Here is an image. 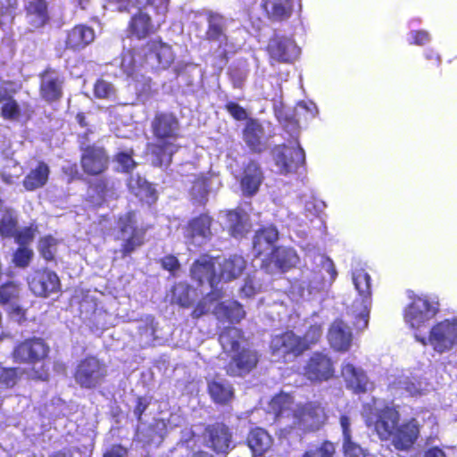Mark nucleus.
<instances>
[{"label":"nucleus","mask_w":457,"mask_h":457,"mask_svg":"<svg viewBox=\"0 0 457 457\" xmlns=\"http://www.w3.org/2000/svg\"><path fill=\"white\" fill-rule=\"evenodd\" d=\"M159 29L160 25L155 24L144 8L140 7L131 15L126 28V33L129 38L144 40L155 34Z\"/></svg>","instance_id":"nucleus-19"},{"label":"nucleus","mask_w":457,"mask_h":457,"mask_svg":"<svg viewBox=\"0 0 457 457\" xmlns=\"http://www.w3.org/2000/svg\"><path fill=\"white\" fill-rule=\"evenodd\" d=\"M246 444L255 456H262L273 445V438L268 431L262 428L255 427L250 429Z\"/></svg>","instance_id":"nucleus-32"},{"label":"nucleus","mask_w":457,"mask_h":457,"mask_svg":"<svg viewBox=\"0 0 457 457\" xmlns=\"http://www.w3.org/2000/svg\"><path fill=\"white\" fill-rule=\"evenodd\" d=\"M279 233L275 226H263L255 231L253 240V249L256 258L262 256L273 247L278 240Z\"/></svg>","instance_id":"nucleus-28"},{"label":"nucleus","mask_w":457,"mask_h":457,"mask_svg":"<svg viewBox=\"0 0 457 457\" xmlns=\"http://www.w3.org/2000/svg\"><path fill=\"white\" fill-rule=\"evenodd\" d=\"M352 279L362 301H370L372 295L370 276L363 269H357L352 272Z\"/></svg>","instance_id":"nucleus-39"},{"label":"nucleus","mask_w":457,"mask_h":457,"mask_svg":"<svg viewBox=\"0 0 457 457\" xmlns=\"http://www.w3.org/2000/svg\"><path fill=\"white\" fill-rule=\"evenodd\" d=\"M50 346L40 337H30L17 342L12 352L11 358L13 363L29 365L28 378L35 381H47L49 368L45 363L49 359Z\"/></svg>","instance_id":"nucleus-3"},{"label":"nucleus","mask_w":457,"mask_h":457,"mask_svg":"<svg viewBox=\"0 0 457 457\" xmlns=\"http://www.w3.org/2000/svg\"><path fill=\"white\" fill-rule=\"evenodd\" d=\"M265 51L270 60L277 62H292L300 54V48L292 37L274 33L268 40Z\"/></svg>","instance_id":"nucleus-16"},{"label":"nucleus","mask_w":457,"mask_h":457,"mask_svg":"<svg viewBox=\"0 0 457 457\" xmlns=\"http://www.w3.org/2000/svg\"><path fill=\"white\" fill-rule=\"evenodd\" d=\"M438 311V302L427 295H413L403 310V319L412 329L418 330L433 319Z\"/></svg>","instance_id":"nucleus-9"},{"label":"nucleus","mask_w":457,"mask_h":457,"mask_svg":"<svg viewBox=\"0 0 457 457\" xmlns=\"http://www.w3.org/2000/svg\"><path fill=\"white\" fill-rule=\"evenodd\" d=\"M212 312L219 320L229 323H238L245 317L244 307L237 301L220 302Z\"/></svg>","instance_id":"nucleus-33"},{"label":"nucleus","mask_w":457,"mask_h":457,"mask_svg":"<svg viewBox=\"0 0 457 457\" xmlns=\"http://www.w3.org/2000/svg\"><path fill=\"white\" fill-rule=\"evenodd\" d=\"M336 445L329 440H323L317 445H312L301 457H334Z\"/></svg>","instance_id":"nucleus-45"},{"label":"nucleus","mask_w":457,"mask_h":457,"mask_svg":"<svg viewBox=\"0 0 457 457\" xmlns=\"http://www.w3.org/2000/svg\"><path fill=\"white\" fill-rule=\"evenodd\" d=\"M79 164L83 173L88 177L104 174L110 167L111 156L104 145L96 143L79 146Z\"/></svg>","instance_id":"nucleus-7"},{"label":"nucleus","mask_w":457,"mask_h":457,"mask_svg":"<svg viewBox=\"0 0 457 457\" xmlns=\"http://www.w3.org/2000/svg\"><path fill=\"white\" fill-rule=\"evenodd\" d=\"M244 339L242 329L236 327H226L219 335V341L224 349H229L231 353L239 349L243 345L240 341Z\"/></svg>","instance_id":"nucleus-38"},{"label":"nucleus","mask_w":457,"mask_h":457,"mask_svg":"<svg viewBox=\"0 0 457 457\" xmlns=\"http://www.w3.org/2000/svg\"><path fill=\"white\" fill-rule=\"evenodd\" d=\"M415 338L423 345L429 343L437 353L446 352L457 344V320L440 321L431 328L428 338L418 333H415Z\"/></svg>","instance_id":"nucleus-8"},{"label":"nucleus","mask_w":457,"mask_h":457,"mask_svg":"<svg viewBox=\"0 0 457 457\" xmlns=\"http://www.w3.org/2000/svg\"><path fill=\"white\" fill-rule=\"evenodd\" d=\"M262 7L269 20L284 21L293 13V0H262Z\"/></svg>","instance_id":"nucleus-31"},{"label":"nucleus","mask_w":457,"mask_h":457,"mask_svg":"<svg viewBox=\"0 0 457 457\" xmlns=\"http://www.w3.org/2000/svg\"><path fill=\"white\" fill-rule=\"evenodd\" d=\"M160 264L163 270H168L172 275L180 270V262L173 254H168L161 258Z\"/></svg>","instance_id":"nucleus-59"},{"label":"nucleus","mask_w":457,"mask_h":457,"mask_svg":"<svg viewBox=\"0 0 457 457\" xmlns=\"http://www.w3.org/2000/svg\"><path fill=\"white\" fill-rule=\"evenodd\" d=\"M134 151L119 152L114 155V161L120 166L121 171L124 173L131 172L137 166V162L133 159Z\"/></svg>","instance_id":"nucleus-52"},{"label":"nucleus","mask_w":457,"mask_h":457,"mask_svg":"<svg viewBox=\"0 0 457 457\" xmlns=\"http://www.w3.org/2000/svg\"><path fill=\"white\" fill-rule=\"evenodd\" d=\"M213 218L207 212L192 217L183 227V237L189 245L196 247L205 245L212 238Z\"/></svg>","instance_id":"nucleus-11"},{"label":"nucleus","mask_w":457,"mask_h":457,"mask_svg":"<svg viewBox=\"0 0 457 457\" xmlns=\"http://www.w3.org/2000/svg\"><path fill=\"white\" fill-rule=\"evenodd\" d=\"M18 228V219L12 209H6L0 218V237L12 238Z\"/></svg>","instance_id":"nucleus-42"},{"label":"nucleus","mask_w":457,"mask_h":457,"mask_svg":"<svg viewBox=\"0 0 457 457\" xmlns=\"http://www.w3.org/2000/svg\"><path fill=\"white\" fill-rule=\"evenodd\" d=\"M299 261L296 252L291 247H273L270 254L262 260V268L270 271L271 264L280 271L286 272L295 267Z\"/></svg>","instance_id":"nucleus-22"},{"label":"nucleus","mask_w":457,"mask_h":457,"mask_svg":"<svg viewBox=\"0 0 457 457\" xmlns=\"http://www.w3.org/2000/svg\"><path fill=\"white\" fill-rule=\"evenodd\" d=\"M272 353L284 358H297L308 350V345L293 330H286L274 336L270 341Z\"/></svg>","instance_id":"nucleus-17"},{"label":"nucleus","mask_w":457,"mask_h":457,"mask_svg":"<svg viewBox=\"0 0 457 457\" xmlns=\"http://www.w3.org/2000/svg\"><path fill=\"white\" fill-rule=\"evenodd\" d=\"M24 12L28 23L35 29L45 27L50 21L46 0H29L24 4Z\"/></svg>","instance_id":"nucleus-27"},{"label":"nucleus","mask_w":457,"mask_h":457,"mask_svg":"<svg viewBox=\"0 0 457 457\" xmlns=\"http://www.w3.org/2000/svg\"><path fill=\"white\" fill-rule=\"evenodd\" d=\"M341 373L346 380L347 387L354 393L362 394L367 391L368 378L362 370L352 363H345L342 366Z\"/></svg>","instance_id":"nucleus-34"},{"label":"nucleus","mask_w":457,"mask_h":457,"mask_svg":"<svg viewBox=\"0 0 457 457\" xmlns=\"http://www.w3.org/2000/svg\"><path fill=\"white\" fill-rule=\"evenodd\" d=\"M149 405L150 401H148L145 397L138 396L137 398L136 404L134 407V414L137 421H140L142 420V416Z\"/></svg>","instance_id":"nucleus-62"},{"label":"nucleus","mask_w":457,"mask_h":457,"mask_svg":"<svg viewBox=\"0 0 457 457\" xmlns=\"http://www.w3.org/2000/svg\"><path fill=\"white\" fill-rule=\"evenodd\" d=\"M397 388L406 396H420L423 393L422 383L415 377H405L399 380Z\"/></svg>","instance_id":"nucleus-44"},{"label":"nucleus","mask_w":457,"mask_h":457,"mask_svg":"<svg viewBox=\"0 0 457 457\" xmlns=\"http://www.w3.org/2000/svg\"><path fill=\"white\" fill-rule=\"evenodd\" d=\"M224 109L229 113V115L236 120L243 121L250 119L248 117L247 111L237 103L233 101L228 102L224 105Z\"/></svg>","instance_id":"nucleus-53"},{"label":"nucleus","mask_w":457,"mask_h":457,"mask_svg":"<svg viewBox=\"0 0 457 457\" xmlns=\"http://www.w3.org/2000/svg\"><path fill=\"white\" fill-rule=\"evenodd\" d=\"M264 176L260 164L254 161H249L242 170L240 187L245 196L252 197L258 191L263 181Z\"/></svg>","instance_id":"nucleus-24"},{"label":"nucleus","mask_w":457,"mask_h":457,"mask_svg":"<svg viewBox=\"0 0 457 457\" xmlns=\"http://www.w3.org/2000/svg\"><path fill=\"white\" fill-rule=\"evenodd\" d=\"M108 370L104 361L89 354L79 360L73 370V379L82 389L94 390L104 383Z\"/></svg>","instance_id":"nucleus-5"},{"label":"nucleus","mask_w":457,"mask_h":457,"mask_svg":"<svg viewBox=\"0 0 457 457\" xmlns=\"http://www.w3.org/2000/svg\"><path fill=\"white\" fill-rule=\"evenodd\" d=\"M153 141L146 145L154 167H169L173 156L180 149V122L177 115L169 111H157L150 121Z\"/></svg>","instance_id":"nucleus-2"},{"label":"nucleus","mask_w":457,"mask_h":457,"mask_svg":"<svg viewBox=\"0 0 457 457\" xmlns=\"http://www.w3.org/2000/svg\"><path fill=\"white\" fill-rule=\"evenodd\" d=\"M0 115L5 120H18L20 119L21 110L12 95L1 104Z\"/></svg>","instance_id":"nucleus-47"},{"label":"nucleus","mask_w":457,"mask_h":457,"mask_svg":"<svg viewBox=\"0 0 457 457\" xmlns=\"http://www.w3.org/2000/svg\"><path fill=\"white\" fill-rule=\"evenodd\" d=\"M363 419L366 426L381 441H390L393 447L399 452L412 450L420 436L421 425L419 420L411 417L400 423L399 407L394 403L365 406Z\"/></svg>","instance_id":"nucleus-1"},{"label":"nucleus","mask_w":457,"mask_h":457,"mask_svg":"<svg viewBox=\"0 0 457 457\" xmlns=\"http://www.w3.org/2000/svg\"><path fill=\"white\" fill-rule=\"evenodd\" d=\"M343 450L345 457H367V451L355 444L352 439L343 442Z\"/></svg>","instance_id":"nucleus-55"},{"label":"nucleus","mask_w":457,"mask_h":457,"mask_svg":"<svg viewBox=\"0 0 457 457\" xmlns=\"http://www.w3.org/2000/svg\"><path fill=\"white\" fill-rule=\"evenodd\" d=\"M95 29L87 24H77L66 30L64 49L79 52L94 42Z\"/></svg>","instance_id":"nucleus-23"},{"label":"nucleus","mask_w":457,"mask_h":457,"mask_svg":"<svg viewBox=\"0 0 457 457\" xmlns=\"http://www.w3.org/2000/svg\"><path fill=\"white\" fill-rule=\"evenodd\" d=\"M103 457H128V449L120 444L112 445L103 453Z\"/></svg>","instance_id":"nucleus-64"},{"label":"nucleus","mask_w":457,"mask_h":457,"mask_svg":"<svg viewBox=\"0 0 457 457\" xmlns=\"http://www.w3.org/2000/svg\"><path fill=\"white\" fill-rule=\"evenodd\" d=\"M303 376L312 383H322L335 376V364L332 358L325 353L314 352L303 366Z\"/></svg>","instance_id":"nucleus-14"},{"label":"nucleus","mask_w":457,"mask_h":457,"mask_svg":"<svg viewBox=\"0 0 457 457\" xmlns=\"http://www.w3.org/2000/svg\"><path fill=\"white\" fill-rule=\"evenodd\" d=\"M117 228L122 239L120 248L122 258L130 256L135 251L145 245L146 228L137 226L135 211L130 210L119 215Z\"/></svg>","instance_id":"nucleus-6"},{"label":"nucleus","mask_w":457,"mask_h":457,"mask_svg":"<svg viewBox=\"0 0 457 457\" xmlns=\"http://www.w3.org/2000/svg\"><path fill=\"white\" fill-rule=\"evenodd\" d=\"M259 352L250 345H243L231 353L224 366L226 374L231 378H244L253 371L260 362Z\"/></svg>","instance_id":"nucleus-10"},{"label":"nucleus","mask_w":457,"mask_h":457,"mask_svg":"<svg viewBox=\"0 0 457 457\" xmlns=\"http://www.w3.org/2000/svg\"><path fill=\"white\" fill-rule=\"evenodd\" d=\"M57 245L58 240L51 235L41 237L37 245L40 256L46 262L54 261Z\"/></svg>","instance_id":"nucleus-46"},{"label":"nucleus","mask_w":457,"mask_h":457,"mask_svg":"<svg viewBox=\"0 0 457 457\" xmlns=\"http://www.w3.org/2000/svg\"><path fill=\"white\" fill-rule=\"evenodd\" d=\"M295 398L292 394L279 392L276 394L269 403L270 412L273 413L276 420L288 417L293 412Z\"/></svg>","instance_id":"nucleus-36"},{"label":"nucleus","mask_w":457,"mask_h":457,"mask_svg":"<svg viewBox=\"0 0 457 457\" xmlns=\"http://www.w3.org/2000/svg\"><path fill=\"white\" fill-rule=\"evenodd\" d=\"M135 183L137 188L136 195L150 205L156 203L158 193L152 183L140 177L135 179Z\"/></svg>","instance_id":"nucleus-41"},{"label":"nucleus","mask_w":457,"mask_h":457,"mask_svg":"<svg viewBox=\"0 0 457 457\" xmlns=\"http://www.w3.org/2000/svg\"><path fill=\"white\" fill-rule=\"evenodd\" d=\"M29 290L38 297L46 298L61 290V280L55 271L48 268H37L27 278Z\"/></svg>","instance_id":"nucleus-15"},{"label":"nucleus","mask_w":457,"mask_h":457,"mask_svg":"<svg viewBox=\"0 0 457 457\" xmlns=\"http://www.w3.org/2000/svg\"><path fill=\"white\" fill-rule=\"evenodd\" d=\"M89 188L98 196L101 203L104 202L105 195L109 190L108 180L105 178H100L89 184Z\"/></svg>","instance_id":"nucleus-57"},{"label":"nucleus","mask_w":457,"mask_h":457,"mask_svg":"<svg viewBox=\"0 0 457 457\" xmlns=\"http://www.w3.org/2000/svg\"><path fill=\"white\" fill-rule=\"evenodd\" d=\"M189 291L190 287L188 286H179L175 287L174 297L179 305L182 307H189L191 305Z\"/></svg>","instance_id":"nucleus-56"},{"label":"nucleus","mask_w":457,"mask_h":457,"mask_svg":"<svg viewBox=\"0 0 457 457\" xmlns=\"http://www.w3.org/2000/svg\"><path fill=\"white\" fill-rule=\"evenodd\" d=\"M202 438L206 447L216 454H228L230 451L233 433L222 421L207 424L202 432Z\"/></svg>","instance_id":"nucleus-12"},{"label":"nucleus","mask_w":457,"mask_h":457,"mask_svg":"<svg viewBox=\"0 0 457 457\" xmlns=\"http://www.w3.org/2000/svg\"><path fill=\"white\" fill-rule=\"evenodd\" d=\"M207 393L214 403L222 406L229 404L235 395L232 385L220 378L219 374L207 379Z\"/></svg>","instance_id":"nucleus-26"},{"label":"nucleus","mask_w":457,"mask_h":457,"mask_svg":"<svg viewBox=\"0 0 457 457\" xmlns=\"http://www.w3.org/2000/svg\"><path fill=\"white\" fill-rule=\"evenodd\" d=\"M19 8V0H3L0 5V12L3 15L12 16Z\"/></svg>","instance_id":"nucleus-63"},{"label":"nucleus","mask_w":457,"mask_h":457,"mask_svg":"<svg viewBox=\"0 0 457 457\" xmlns=\"http://www.w3.org/2000/svg\"><path fill=\"white\" fill-rule=\"evenodd\" d=\"M34 256L33 250L28 246H18L12 254L15 267L25 269L29 266Z\"/></svg>","instance_id":"nucleus-50"},{"label":"nucleus","mask_w":457,"mask_h":457,"mask_svg":"<svg viewBox=\"0 0 457 457\" xmlns=\"http://www.w3.org/2000/svg\"><path fill=\"white\" fill-rule=\"evenodd\" d=\"M142 49L145 52L142 54L141 65L149 64L152 68L166 70L174 62L172 47L161 37L148 40Z\"/></svg>","instance_id":"nucleus-13"},{"label":"nucleus","mask_w":457,"mask_h":457,"mask_svg":"<svg viewBox=\"0 0 457 457\" xmlns=\"http://www.w3.org/2000/svg\"><path fill=\"white\" fill-rule=\"evenodd\" d=\"M190 276L198 285L208 283L214 289L220 281L215 269V258L207 253L200 255L191 265Z\"/></svg>","instance_id":"nucleus-21"},{"label":"nucleus","mask_w":457,"mask_h":457,"mask_svg":"<svg viewBox=\"0 0 457 457\" xmlns=\"http://www.w3.org/2000/svg\"><path fill=\"white\" fill-rule=\"evenodd\" d=\"M328 339L335 351L345 353L352 345L353 335L347 324L342 320H336L328 329Z\"/></svg>","instance_id":"nucleus-25"},{"label":"nucleus","mask_w":457,"mask_h":457,"mask_svg":"<svg viewBox=\"0 0 457 457\" xmlns=\"http://www.w3.org/2000/svg\"><path fill=\"white\" fill-rule=\"evenodd\" d=\"M50 167L44 161H39L35 168L24 176L22 179V186L26 191L32 192L44 187L50 176Z\"/></svg>","instance_id":"nucleus-29"},{"label":"nucleus","mask_w":457,"mask_h":457,"mask_svg":"<svg viewBox=\"0 0 457 457\" xmlns=\"http://www.w3.org/2000/svg\"><path fill=\"white\" fill-rule=\"evenodd\" d=\"M293 424L285 430L288 435L298 429L305 436L322 429L328 421V414L320 401H307L296 405L293 411Z\"/></svg>","instance_id":"nucleus-4"},{"label":"nucleus","mask_w":457,"mask_h":457,"mask_svg":"<svg viewBox=\"0 0 457 457\" xmlns=\"http://www.w3.org/2000/svg\"><path fill=\"white\" fill-rule=\"evenodd\" d=\"M120 67L127 75L131 76L134 74L136 71L134 51H129L122 55Z\"/></svg>","instance_id":"nucleus-60"},{"label":"nucleus","mask_w":457,"mask_h":457,"mask_svg":"<svg viewBox=\"0 0 457 457\" xmlns=\"http://www.w3.org/2000/svg\"><path fill=\"white\" fill-rule=\"evenodd\" d=\"M205 38L209 42H216L219 48L226 50L229 43L222 16H215L209 20Z\"/></svg>","instance_id":"nucleus-35"},{"label":"nucleus","mask_w":457,"mask_h":457,"mask_svg":"<svg viewBox=\"0 0 457 457\" xmlns=\"http://www.w3.org/2000/svg\"><path fill=\"white\" fill-rule=\"evenodd\" d=\"M246 266L245 260L237 254L229 256L220 264V280L229 281L239 277Z\"/></svg>","instance_id":"nucleus-37"},{"label":"nucleus","mask_w":457,"mask_h":457,"mask_svg":"<svg viewBox=\"0 0 457 457\" xmlns=\"http://www.w3.org/2000/svg\"><path fill=\"white\" fill-rule=\"evenodd\" d=\"M20 298V287L14 281H7L0 286V305H14Z\"/></svg>","instance_id":"nucleus-43"},{"label":"nucleus","mask_w":457,"mask_h":457,"mask_svg":"<svg viewBox=\"0 0 457 457\" xmlns=\"http://www.w3.org/2000/svg\"><path fill=\"white\" fill-rule=\"evenodd\" d=\"M12 238H14L19 246H27V245L33 241L34 233L29 227L22 229L17 228Z\"/></svg>","instance_id":"nucleus-58"},{"label":"nucleus","mask_w":457,"mask_h":457,"mask_svg":"<svg viewBox=\"0 0 457 457\" xmlns=\"http://www.w3.org/2000/svg\"><path fill=\"white\" fill-rule=\"evenodd\" d=\"M226 216L229 235L235 238L244 237L247 233V228L241 213L236 210H229Z\"/></svg>","instance_id":"nucleus-40"},{"label":"nucleus","mask_w":457,"mask_h":457,"mask_svg":"<svg viewBox=\"0 0 457 457\" xmlns=\"http://www.w3.org/2000/svg\"><path fill=\"white\" fill-rule=\"evenodd\" d=\"M94 95L98 99H109L115 96V88L112 83L98 79L94 85Z\"/></svg>","instance_id":"nucleus-51"},{"label":"nucleus","mask_w":457,"mask_h":457,"mask_svg":"<svg viewBox=\"0 0 457 457\" xmlns=\"http://www.w3.org/2000/svg\"><path fill=\"white\" fill-rule=\"evenodd\" d=\"M322 335V327L320 324L311 325L305 331L303 336H301L308 345V350L312 345H316Z\"/></svg>","instance_id":"nucleus-54"},{"label":"nucleus","mask_w":457,"mask_h":457,"mask_svg":"<svg viewBox=\"0 0 457 457\" xmlns=\"http://www.w3.org/2000/svg\"><path fill=\"white\" fill-rule=\"evenodd\" d=\"M223 295V293L220 289L214 288L211 292H209L203 301L197 303L191 312V316L194 319H199L201 316L204 315L208 312L207 303H212L214 301H218Z\"/></svg>","instance_id":"nucleus-49"},{"label":"nucleus","mask_w":457,"mask_h":457,"mask_svg":"<svg viewBox=\"0 0 457 457\" xmlns=\"http://www.w3.org/2000/svg\"><path fill=\"white\" fill-rule=\"evenodd\" d=\"M20 373L17 367H0V388H13L21 378Z\"/></svg>","instance_id":"nucleus-48"},{"label":"nucleus","mask_w":457,"mask_h":457,"mask_svg":"<svg viewBox=\"0 0 457 457\" xmlns=\"http://www.w3.org/2000/svg\"><path fill=\"white\" fill-rule=\"evenodd\" d=\"M274 151L276 154L275 164L279 168L281 174L295 173L305 164V153L299 145L296 146L278 145Z\"/></svg>","instance_id":"nucleus-18"},{"label":"nucleus","mask_w":457,"mask_h":457,"mask_svg":"<svg viewBox=\"0 0 457 457\" xmlns=\"http://www.w3.org/2000/svg\"><path fill=\"white\" fill-rule=\"evenodd\" d=\"M264 129L257 119L250 118L243 129V139L253 153L261 154L265 149L262 138Z\"/></svg>","instance_id":"nucleus-30"},{"label":"nucleus","mask_w":457,"mask_h":457,"mask_svg":"<svg viewBox=\"0 0 457 457\" xmlns=\"http://www.w3.org/2000/svg\"><path fill=\"white\" fill-rule=\"evenodd\" d=\"M38 76L40 97L49 104L59 102L63 96L64 78L57 75L51 67H46Z\"/></svg>","instance_id":"nucleus-20"},{"label":"nucleus","mask_w":457,"mask_h":457,"mask_svg":"<svg viewBox=\"0 0 457 457\" xmlns=\"http://www.w3.org/2000/svg\"><path fill=\"white\" fill-rule=\"evenodd\" d=\"M430 40L429 34L425 30H413L411 32L410 44L423 46Z\"/></svg>","instance_id":"nucleus-61"}]
</instances>
